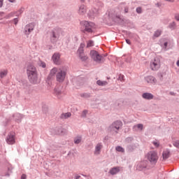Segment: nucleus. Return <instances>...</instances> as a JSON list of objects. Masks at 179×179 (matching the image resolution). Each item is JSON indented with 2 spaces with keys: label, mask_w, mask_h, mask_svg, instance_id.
Here are the masks:
<instances>
[{
  "label": "nucleus",
  "mask_w": 179,
  "mask_h": 179,
  "mask_svg": "<svg viewBox=\"0 0 179 179\" xmlns=\"http://www.w3.org/2000/svg\"><path fill=\"white\" fill-rule=\"evenodd\" d=\"M27 73L28 79L33 85H37L40 83V79H38V75L37 74V70L33 65H29L27 67Z\"/></svg>",
  "instance_id": "1"
},
{
  "label": "nucleus",
  "mask_w": 179,
  "mask_h": 179,
  "mask_svg": "<svg viewBox=\"0 0 179 179\" xmlns=\"http://www.w3.org/2000/svg\"><path fill=\"white\" fill-rule=\"evenodd\" d=\"M55 75L57 82L62 83L64 82V80H65V76H66V71L62 70V69L55 67L50 70L49 78H52L53 76H55Z\"/></svg>",
  "instance_id": "2"
},
{
  "label": "nucleus",
  "mask_w": 179,
  "mask_h": 179,
  "mask_svg": "<svg viewBox=\"0 0 179 179\" xmlns=\"http://www.w3.org/2000/svg\"><path fill=\"white\" fill-rule=\"evenodd\" d=\"M145 159L151 163V164H156L159 160V154L157 151L151 150L145 155Z\"/></svg>",
  "instance_id": "3"
},
{
  "label": "nucleus",
  "mask_w": 179,
  "mask_h": 179,
  "mask_svg": "<svg viewBox=\"0 0 179 179\" xmlns=\"http://www.w3.org/2000/svg\"><path fill=\"white\" fill-rule=\"evenodd\" d=\"M90 57L95 62H97L98 64H100V62H103V57L100 54H99V52L92 50L90 52Z\"/></svg>",
  "instance_id": "4"
},
{
  "label": "nucleus",
  "mask_w": 179,
  "mask_h": 179,
  "mask_svg": "<svg viewBox=\"0 0 179 179\" xmlns=\"http://www.w3.org/2000/svg\"><path fill=\"white\" fill-rule=\"evenodd\" d=\"M161 62L160 59L155 58L152 62H150V68L152 71H157L160 68Z\"/></svg>",
  "instance_id": "5"
},
{
  "label": "nucleus",
  "mask_w": 179,
  "mask_h": 179,
  "mask_svg": "<svg viewBox=\"0 0 179 179\" xmlns=\"http://www.w3.org/2000/svg\"><path fill=\"white\" fill-rule=\"evenodd\" d=\"M83 24L85 27V31L87 33H93V27H94V24L93 22H89L87 21L83 22Z\"/></svg>",
  "instance_id": "6"
},
{
  "label": "nucleus",
  "mask_w": 179,
  "mask_h": 179,
  "mask_svg": "<svg viewBox=\"0 0 179 179\" xmlns=\"http://www.w3.org/2000/svg\"><path fill=\"white\" fill-rule=\"evenodd\" d=\"M122 127V122L121 121H116L114 122L110 127V131H115V132H117L120 128Z\"/></svg>",
  "instance_id": "7"
},
{
  "label": "nucleus",
  "mask_w": 179,
  "mask_h": 179,
  "mask_svg": "<svg viewBox=\"0 0 179 179\" xmlns=\"http://www.w3.org/2000/svg\"><path fill=\"white\" fill-rule=\"evenodd\" d=\"M52 60L55 65H61V55L58 52L55 53L52 57Z\"/></svg>",
  "instance_id": "8"
},
{
  "label": "nucleus",
  "mask_w": 179,
  "mask_h": 179,
  "mask_svg": "<svg viewBox=\"0 0 179 179\" xmlns=\"http://www.w3.org/2000/svg\"><path fill=\"white\" fill-rule=\"evenodd\" d=\"M6 142L8 145H14L15 142V134L13 133L8 134L6 137Z\"/></svg>",
  "instance_id": "9"
},
{
  "label": "nucleus",
  "mask_w": 179,
  "mask_h": 179,
  "mask_svg": "<svg viewBox=\"0 0 179 179\" xmlns=\"http://www.w3.org/2000/svg\"><path fill=\"white\" fill-rule=\"evenodd\" d=\"M60 33H61V31L58 29H55L52 32V36H51L52 41H57L59 38Z\"/></svg>",
  "instance_id": "10"
},
{
  "label": "nucleus",
  "mask_w": 179,
  "mask_h": 179,
  "mask_svg": "<svg viewBox=\"0 0 179 179\" xmlns=\"http://www.w3.org/2000/svg\"><path fill=\"white\" fill-rule=\"evenodd\" d=\"M33 30H34V24H27L24 27V33L27 36H29Z\"/></svg>",
  "instance_id": "11"
},
{
  "label": "nucleus",
  "mask_w": 179,
  "mask_h": 179,
  "mask_svg": "<svg viewBox=\"0 0 179 179\" xmlns=\"http://www.w3.org/2000/svg\"><path fill=\"white\" fill-rule=\"evenodd\" d=\"M101 149H103V144L101 143H99L95 146L94 155H100V152H101Z\"/></svg>",
  "instance_id": "12"
},
{
  "label": "nucleus",
  "mask_w": 179,
  "mask_h": 179,
  "mask_svg": "<svg viewBox=\"0 0 179 179\" xmlns=\"http://www.w3.org/2000/svg\"><path fill=\"white\" fill-rule=\"evenodd\" d=\"M145 80H146V82H148V83H151L152 85H155V83H156V82H157L156 80V78H155V77H153L152 76H147L145 78Z\"/></svg>",
  "instance_id": "13"
},
{
  "label": "nucleus",
  "mask_w": 179,
  "mask_h": 179,
  "mask_svg": "<svg viewBox=\"0 0 179 179\" xmlns=\"http://www.w3.org/2000/svg\"><path fill=\"white\" fill-rule=\"evenodd\" d=\"M86 12H87L86 6L85 5H81L79 7V10H78L79 15H81L82 16H83V15H85Z\"/></svg>",
  "instance_id": "14"
},
{
  "label": "nucleus",
  "mask_w": 179,
  "mask_h": 179,
  "mask_svg": "<svg viewBox=\"0 0 179 179\" xmlns=\"http://www.w3.org/2000/svg\"><path fill=\"white\" fill-rule=\"evenodd\" d=\"M142 97L143 99H145V100H152L154 96L151 93L145 92L143 94Z\"/></svg>",
  "instance_id": "15"
},
{
  "label": "nucleus",
  "mask_w": 179,
  "mask_h": 179,
  "mask_svg": "<svg viewBox=\"0 0 179 179\" xmlns=\"http://www.w3.org/2000/svg\"><path fill=\"white\" fill-rule=\"evenodd\" d=\"M85 45H86L84 43L80 44V45L77 51V54L78 55V57H79V55H82V54L85 53L83 48H85Z\"/></svg>",
  "instance_id": "16"
},
{
  "label": "nucleus",
  "mask_w": 179,
  "mask_h": 179,
  "mask_svg": "<svg viewBox=\"0 0 179 179\" xmlns=\"http://www.w3.org/2000/svg\"><path fill=\"white\" fill-rule=\"evenodd\" d=\"M8 69H3L0 71V79H3L8 76Z\"/></svg>",
  "instance_id": "17"
},
{
  "label": "nucleus",
  "mask_w": 179,
  "mask_h": 179,
  "mask_svg": "<svg viewBox=\"0 0 179 179\" xmlns=\"http://www.w3.org/2000/svg\"><path fill=\"white\" fill-rule=\"evenodd\" d=\"M146 169V162H142L137 165V170H143Z\"/></svg>",
  "instance_id": "18"
},
{
  "label": "nucleus",
  "mask_w": 179,
  "mask_h": 179,
  "mask_svg": "<svg viewBox=\"0 0 179 179\" xmlns=\"http://www.w3.org/2000/svg\"><path fill=\"white\" fill-rule=\"evenodd\" d=\"M117 173H120V167H115L110 170V173L112 176H114L117 174Z\"/></svg>",
  "instance_id": "19"
},
{
  "label": "nucleus",
  "mask_w": 179,
  "mask_h": 179,
  "mask_svg": "<svg viewBox=\"0 0 179 179\" xmlns=\"http://www.w3.org/2000/svg\"><path fill=\"white\" fill-rule=\"evenodd\" d=\"M162 157L163 160H166V159H169L170 157V151L169 150H165L162 153Z\"/></svg>",
  "instance_id": "20"
},
{
  "label": "nucleus",
  "mask_w": 179,
  "mask_h": 179,
  "mask_svg": "<svg viewBox=\"0 0 179 179\" xmlns=\"http://www.w3.org/2000/svg\"><path fill=\"white\" fill-rule=\"evenodd\" d=\"M134 131H138V129H140V131H142L143 129V124H138L134 126Z\"/></svg>",
  "instance_id": "21"
},
{
  "label": "nucleus",
  "mask_w": 179,
  "mask_h": 179,
  "mask_svg": "<svg viewBox=\"0 0 179 179\" xmlns=\"http://www.w3.org/2000/svg\"><path fill=\"white\" fill-rule=\"evenodd\" d=\"M96 85H98V86H106L108 85V83L107 81H101L99 80L96 81Z\"/></svg>",
  "instance_id": "22"
},
{
  "label": "nucleus",
  "mask_w": 179,
  "mask_h": 179,
  "mask_svg": "<svg viewBox=\"0 0 179 179\" xmlns=\"http://www.w3.org/2000/svg\"><path fill=\"white\" fill-rule=\"evenodd\" d=\"M54 93L55 94H56V96H59L60 94H62V91H61V87L55 88Z\"/></svg>",
  "instance_id": "23"
},
{
  "label": "nucleus",
  "mask_w": 179,
  "mask_h": 179,
  "mask_svg": "<svg viewBox=\"0 0 179 179\" xmlns=\"http://www.w3.org/2000/svg\"><path fill=\"white\" fill-rule=\"evenodd\" d=\"M71 113H63L61 115V118L66 120V118H69V117H71Z\"/></svg>",
  "instance_id": "24"
},
{
  "label": "nucleus",
  "mask_w": 179,
  "mask_h": 179,
  "mask_svg": "<svg viewBox=\"0 0 179 179\" xmlns=\"http://www.w3.org/2000/svg\"><path fill=\"white\" fill-rule=\"evenodd\" d=\"M80 59L82 61H86L87 60V55H85V53H83L82 55H80L79 56Z\"/></svg>",
  "instance_id": "25"
},
{
  "label": "nucleus",
  "mask_w": 179,
  "mask_h": 179,
  "mask_svg": "<svg viewBox=\"0 0 179 179\" xmlns=\"http://www.w3.org/2000/svg\"><path fill=\"white\" fill-rule=\"evenodd\" d=\"M16 15V13L12 12L8 14L7 15L5 16V19H10V17H13Z\"/></svg>",
  "instance_id": "26"
},
{
  "label": "nucleus",
  "mask_w": 179,
  "mask_h": 179,
  "mask_svg": "<svg viewBox=\"0 0 179 179\" xmlns=\"http://www.w3.org/2000/svg\"><path fill=\"white\" fill-rule=\"evenodd\" d=\"M115 150H117V152H120L121 153H124V152H125V150L121 146H117L115 148Z\"/></svg>",
  "instance_id": "27"
},
{
  "label": "nucleus",
  "mask_w": 179,
  "mask_h": 179,
  "mask_svg": "<svg viewBox=\"0 0 179 179\" xmlns=\"http://www.w3.org/2000/svg\"><path fill=\"white\" fill-rule=\"evenodd\" d=\"M93 45H94V42L93 41H88L87 42V48L93 47Z\"/></svg>",
  "instance_id": "28"
},
{
  "label": "nucleus",
  "mask_w": 179,
  "mask_h": 179,
  "mask_svg": "<svg viewBox=\"0 0 179 179\" xmlns=\"http://www.w3.org/2000/svg\"><path fill=\"white\" fill-rule=\"evenodd\" d=\"M80 142H82V137L80 136H78V137H76L75 139H74V143H80Z\"/></svg>",
  "instance_id": "29"
},
{
  "label": "nucleus",
  "mask_w": 179,
  "mask_h": 179,
  "mask_svg": "<svg viewBox=\"0 0 179 179\" xmlns=\"http://www.w3.org/2000/svg\"><path fill=\"white\" fill-rule=\"evenodd\" d=\"M152 145H154L155 148H159L160 146V142H159L157 140H155L152 142Z\"/></svg>",
  "instance_id": "30"
},
{
  "label": "nucleus",
  "mask_w": 179,
  "mask_h": 179,
  "mask_svg": "<svg viewBox=\"0 0 179 179\" xmlns=\"http://www.w3.org/2000/svg\"><path fill=\"white\" fill-rule=\"evenodd\" d=\"M162 34V31L157 30L154 34V37H159Z\"/></svg>",
  "instance_id": "31"
},
{
  "label": "nucleus",
  "mask_w": 179,
  "mask_h": 179,
  "mask_svg": "<svg viewBox=\"0 0 179 179\" xmlns=\"http://www.w3.org/2000/svg\"><path fill=\"white\" fill-rule=\"evenodd\" d=\"M173 145L175 146V148H178V149H179V140L174 141Z\"/></svg>",
  "instance_id": "32"
},
{
  "label": "nucleus",
  "mask_w": 179,
  "mask_h": 179,
  "mask_svg": "<svg viewBox=\"0 0 179 179\" xmlns=\"http://www.w3.org/2000/svg\"><path fill=\"white\" fill-rule=\"evenodd\" d=\"M56 134L57 135H61L62 134V128L57 129Z\"/></svg>",
  "instance_id": "33"
},
{
  "label": "nucleus",
  "mask_w": 179,
  "mask_h": 179,
  "mask_svg": "<svg viewBox=\"0 0 179 179\" xmlns=\"http://www.w3.org/2000/svg\"><path fill=\"white\" fill-rule=\"evenodd\" d=\"M39 66H41L42 68H45V66H46L45 62H39Z\"/></svg>",
  "instance_id": "34"
},
{
  "label": "nucleus",
  "mask_w": 179,
  "mask_h": 179,
  "mask_svg": "<svg viewBox=\"0 0 179 179\" xmlns=\"http://www.w3.org/2000/svg\"><path fill=\"white\" fill-rule=\"evenodd\" d=\"M87 114V110H85L83 111L82 117H86V115Z\"/></svg>",
  "instance_id": "35"
},
{
  "label": "nucleus",
  "mask_w": 179,
  "mask_h": 179,
  "mask_svg": "<svg viewBox=\"0 0 179 179\" xmlns=\"http://www.w3.org/2000/svg\"><path fill=\"white\" fill-rule=\"evenodd\" d=\"M136 12H137V13H142V8H136Z\"/></svg>",
  "instance_id": "36"
},
{
  "label": "nucleus",
  "mask_w": 179,
  "mask_h": 179,
  "mask_svg": "<svg viewBox=\"0 0 179 179\" xmlns=\"http://www.w3.org/2000/svg\"><path fill=\"white\" fill-rule=\"evenodd\" d=\"M13 22H14V24H17V22H19V20H17V18H15V19L13 20Z\"/></svg>",
  "instance_id": "37"
},
{
  "label": "nucleus",
  "mask_w": 179,
  "mask_h": 179,
  "mask_svg": "<svg viewBox=\"0 0 179 179\" xmlns=\"http://www.w3.org/2000/svg\"><path fill=\"white\" fill-rule=\"evenodd\" d=\"M27 176L26 174H22V176H21V179H26L27 178Z\"/></svg>",
  "instance_id": "38"
},
{
  "label": "nucleus",
  "mask_w": 179,
  "mask_h": 179,
  "mask_svg": "<svg viewBox=\"0 0 179 179\" xmlns=\"http://www.w3.org/2000/svg\"><path fill=\"white\" fill-rule=\"evenodd\" d=\"M3 5V0H0V8H2Z\"/></svg>",
  "instance_id": "39"
},
{
  "label": "nucleus",
  "mask_w": 179,
  "mask_h": 179,
  "mask_svg": "<svg viewBox=\"0 0 179 179\" xmlns=\"http://www.w3.org/2000/svg\"><path fill=\"white\" fill-rule=\"evenodd\" d=\"M126 43L131 45V41L129 39H126Z\"/></svg>",
  "instance_id": "40"
},
{
  "label": "nucleus",
  "mask_w": 179,
  "mask_h": 179,
  "mask_svg": "<svg viewBox=\"0 0 179 179\" xmlns=\"http://www.w3.org/2000/svg\"><path fill=\"white\" fill-rule=\"evenodd\" d=\"M120 80H122V79H124V76L123 75H120L119 77Z\"/></svg>",
  "instance_id": "41"
},
{
  "label": "nucleus",
  "mask_w": 179,
  "mask_h": 179,
  "mask_svg": "<svg viewBox=\"0 0 179 179\" xmlns=\"http://www.w3.org/2000/svg\"><path fill=\"white\" fill-rule=\"evenodd\" d=\"M79 178H80V176L77 175L75 176V179H79Z\"/></svg>",
  "instance_id": "42"
},
{
  "label": "nucleus",
  "mask_w": 179,
  "mask_h": 179,
  "mask_svg": "<svg viewBox=\"0 0 179 179\" xmlns=\"http://www.w3.org/2000/svg\"><path fill=\"white\" fill-rule=\"evenodd\" d=\"M9 2H11L12 3H13L14 2H16V0H8Z\"/></svg>",
  "instance_id": "43"
},
{
  "label": "nucleus",
  "mask_w": 179,
  "mask_h": 179,
  "mask_svg": "<svg viewBox=\"0 0 179 179\" xmlns=\"http://www.w3.org/2000/svg\"><path fill=\"white\" fill-rule=\"evenodd\" d=\"M176 20H178V22H179V15L176 16Z\"/></svg>",
  "instance_id": "44"
},
{
  "label": "nucleus",
  "mask_w": 179,
  "mask_h": 179,
  "mask_svg": "<svg viewBox=\"0 0 179 179\" xmlns=\"http://www.w3.org/2000/svg\"><path fill=\"white\" fill-rule=\"evenodd\" d=\"M23 10H24V8H20V13H23Z\"/></svg>",
  "instance_id": "45"
},
{
  "label": "nucleus",
  "mask_w": 179,
  "mask_h": 179,
  "mask_svg": "<svg viewBox=\"0 0 179 179\" xmlns=\"http://www.w3.org/2000/svg\"><path fill=\"white\" fill-rule=\"evenodd\" d=\"M124 12H125V13H128V8H125Z\"/></svg>",
  "instance_id": "46"
},
{
  "label": "nucleus",
  "mask_w": 179,
  "mask_h": 179,
  "mask_svg": "<svg viewBox=\"0 0 179 179\" xmlns=\"http://www.w3.org/2000/svg\"><path fill=\"white\" fill-rule=\"evenodd\" d=\"M176 65H177V66H179V59L177 61Z\"/></svg>",
  "instance_id": "47"
},
{
  "label": "nucleus",
  "mask_w": 179,
  "mask_h": 179,
  "mask_svg": "<svg viewBox=\"0 0 179 179\" xmlns=\"http://www.w3.org/2000/svg\"><path fill=\"white\" fill-rule=\"evenodd\" d=\"M164 47H167V42L164 43Z\"/></svg>",
  "instance_id": "48"
},
{
  "label": "nucleus",
  "mask_w": 179,
  "mask_h": 179,
  "mask_svg": "<svg viewBox=\"0 0 179 179\" xmlns=\"http://www.w3.org/2000/svg\"><path fill=\"white\" fill-rule=\"evenodd\" d=\"M81 1H84V0H81Z\"/></svg>",
  "instance_id": "49"
}]
</instances>
